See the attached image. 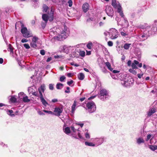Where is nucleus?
<instances>
[{"mask_svg": "<svg viewBox=\"0 0 157 157\" xmlns=\"http://www.w3.org/2000/svg\"><path fill=\"white\" fill-rule=\"evenodd\" d=\"M21 25L22 29L21 30V32L23 35V36L25 38H29L32 36L29 32L28 31L26 27H24V25L23 23L21 21L16 23L15 24V28L17 29V26Z\"/></svg>", "mask_w": 157, "mask_h": 157, "instance_id": "nucleus-1", "label": "nucleus"}, {"mask_svg": "<svg viewBox=\"0 0 157 157\" xmlns=\"http://www.w3.org/2000/svg\"><path fill=\"white\" fill-rule=\"evenodd\" d=\"M88 109H90V113L93 112L96 109V106L94 102L93 101L88 102L86 105Z\"/></svg>", "mask_w": 157, "mask_h": 157, "instance_id": "nucleus-2", "label": "nucleus"}, {"mask_svg": "<svg viewBox=\"0 0 157 157\" xmlns=\"http://www.w3.org/2000/svg\"><path fill=\"white\" fill-rule=\"evenodd\" d=\"M65 33H66L65 31H63V33H61V34H59L57 36L55 37V39L58 41H61L65 39L66 35H64Z\"/></svg>", "mask_w": 157, "mask_h": 157, "instance_id": "nucleus-3", "label": "nucleus"}, {"mask_svg": "<svg viewBox=\"0 0 157 157\" xmlns=\"http://www.w3.org/2000/svg\"><path fill=\"white\" fill-rule=\"evenodd\" d=\"M107 14L109 16L112 17L113 15V11L111 6H108L105 9Z\"/></svg>", "mask_w": 157, "mask_h": 157, "instance_id": "nucleus-4", "label": "nucleus"}, {"mask_svg": "<svg viewBox=\"0 0 157 157\" xmlns=\"http://www.w3.org/2000/svg\"><path fill=\"white\" fill-rule=\"evenodd\" d=\"M63 110L62 108L56 107L55 109L54 112L55 113V115L58 116H59L60 114L62 112Z\"/></svg>", "mask_w": 157, "mask_h": 157, "instance_id": "nucleus-5", "label": "nucleus"}, {"mask_svg": "<svg viewBox=\"0 0 157 157\" xmlns=\"http://www.w3.org/2000/svg\"><path fill=\"white\" fill-rule=\"evenodd\" d=\"M82 9L84 13H86L89 10V6L88 3L86 2L82 6Z\"/></svg>", "mask_w": 157, "mask_h": 157, "instance_id": "nucleus-6", "label": "nucleus"}, {"mask_svg": "<svg viewBox=\"0 0 157 157\" xmlns=\"http://www.w3.org/2000/svg\"><path fill=\"white\" fill-rule=\"evenodd\" d=\"M117 11L122 17H124V15L122 11V7L120 3L117 5Z\"/></svg>", "mask_w": 157, "mask_h": 157, "instance_id": "nucleus-7", "label": "nucleus"}, {"mask_svg": "<svg viewBox=\"0 0 157 157\" xmlns=\"http://www.w3.org/2000/svg\"><path fill=\"white\" fill-rule=\"evenodd\" d=\"M113 33H111L112 36H111V39H114L116 38L117 37V30L115 29H113Z\"/></svg>", "mask_w": 157, "mask_h": 157, "instance_id": "nucleus-8", "label": "nucleus"}, {"mask_svg": "<svg viewBox=\"0 0 157 157\" xmlns=\"http://www.w3.org/2000/svg\"><path fill=\"white\" fill-rule=\"evenodd\" d=\"M108 95V92L107 91L104 89L101 90L100 91L99 95L101 97H104L105 96H106Z\"/></svg>", "mask_w": 157, "mask_h": 157, "instance_id": "nucleus-9", "label": "nucleus"}, {"mask_svg": "<svg viewBox=\"0 0 157 157\" xmlns=\"http://www.w3.org/2000/svg\"><path fill=\"white\" fill-rule=\"evenodd\" d=\"M139 64V62L137 60H134L133 61V63H132V68L131 69H137L138 68L136 66V65H138Z\"/></svg>", "mask_w": 157, "mask_h": 157, "instance_id": "nucleus-10", "label": "nucleus"}, {"mask_svg": "<svg viewBox=\"0 0 157 157\" xmlns=\"http://www.w3.org/2000/svg\"><path fill=\"white\" fill-rule=\"evenodd\" d=\"M48 15L46 14H43L42 15V19L46 23H47L48 20Z\"/></svg>", "mask_w": 157, "mask_h": 157, "instance_id": "nucleus-11", "label": "nucleus"}, {"mask_svg": "<svg viewBox=\"0 0 157 157\" xmlns=\"http://www.w3.org/2000/svg\"><path fill=\"white\" fill-rule=\"evenodd\" d=\"M54 14L52 13H50L48 15V20L50 21L51 22L53 21L54 18Z\"/></svg>", "mask_w": 157, "mask_h": 157, "instance_id": "nucleus-12", "label": "nucleus"}, {"mask_svg": "<svg viewBox=\"0 0 157 157\" xmlns=\"http://www.w3.org/2000/svg\"><path fill=\"white\" fill-rule=\"evenodd\" d=\"M105 64L109 70L110 71H113V69L112 68L111 64L109 62H105Z\"/></svg>", "mask_w": 157, "mask_h": 157, "instance_id": "nucleus-13", "label": "nucleus"}, {"mask_svg": "<svg viewBox=\"0 0 157 157\" xmlns=\"http://www.w3.org/2000/svg\"><path fill=\"white\" fill-rule=\"evenodd\" d=\"M156 112V109L155 108H152L148 113L147 115L148 116H151L153 113Z\"/></svg>", "mask_w": 157, "mask_h": 157, "instance_id": "nucleus-14", "label": "nucleus"}, {"mask_svg": "<svg viewBox=\"0 0 157 157\" xmlns=\"http://www.w3.org/2000/svg\"><path fill=\"white\" fill-rule=\"evenodd\" d=\"M78 77L79 79L82 80L84 79L85 78V76L83 73H79L78 75Z\"/></svg>", "mask_w": 157, "mask_h": 157, "instance_id": "nucleus-15", "label": "nucleus"}, {"mask_svg": "<svg viewBox=\"0 0 157 157\" xmlns=\"http://www.w3.org/2000/svg\"><path fill=\"white\" fill-rule=\"evenodd\" d=\"M76 101H75L73 104L71 106V112L73 113H74L75 111V107L76 105Z\"/></svg>", "mask_w": 157, "mask_h": 157, "instance_id": "nucleus-16", "label": "nucleus"}, {"mask_svg": "<svg viewBox=\"0 0 157 157\" xmlns=\"http://www.w3.org/2000/svg\"><path fill=\"white\" fill-rule=\"evenodd\" d=\"M112 5L115 9H117V5L116 0H112Z\"/></svg>", "mask_w": 157, "mask_h": 157, "instance_id": "nucleus-17", "label": "nucleus"}, {"mask_svg": "<svg viewBox=\"0 0 157 157\" xmlns=\"http://www.w3.org/2000/svg\"><path fill=\"white\" fill-rule=\"evenodd\" d=\"M64 132L67 134L70 133H71L70 128L69 127L65 128L64 129Z\"/></svg>", "mask_w": 157, "mask_h": 157, "instance_id": "nucleus-18", "label": "nucleus"}, {"mask_svg": "<svg viewBox=\"0 0 157 157\" xmlns=\"http://www.w3.org/2000/svg\"><path fill=\"white\" fill-rule=\"evenodd\" d=\"M43 10L44 12H46L49 9L48 7L45 4H44L43 6Z\"/></svg>", "mask_w": 157, "mask_h": 157, "instance_id": "nucleus-19", "label": "nucleus"}, {"mask_svg": "<svg viewBox=\"0 0 157 157\" xmlns=\"http://www.w3.org/2000/svg\"><path fill=\"white\" fill-rule=\"evenodd\" d=\"M42 103V104L45 106H46L47 105H48V104L46 101L44 99L42 98L40 99Z\"/></svg>", "mask_w": 157, "mask_h": 157, "instance_id": "nucleus-20", "label": "nucleus"}, {"mask_svg": "<svg viewBox=\"0 0 157 157\" xmlns=\"http://www.w3.org/2000/svg\"><path fill=\"white\" fill-rule=\"evenodd\" d=\"M137 142L138 144H140L141 143H144V141L143 138H139L137 140Z\"/></svg>", "mask_w": 157, "mask_h": 157, "instance_id": "nucleus-21", "label": "nucleus"}, {"mask_svg": "<svg viewBox=\"0 0 157 157\" xmlns=\"http://www.w3.org/2000/svg\"><path fill=\"white\" fill-rule=\"evenodd\" d=\"M23 101L25 102H28L30 101V100L29 99L27 96L23 97Z\"/></svg>", "mask_w": 157, "mask_h": 157, "instance_id": "nucleus-22", "label": "nucleus"}, {"mask_svg": "<svg viewBox=\"0 0 157 157\" xmlns=\"http://www.w3.org/2000/svg\"><path fill=\"white\" fill-rule=\"evenodd\" d=\"M13 46L11 44H9V48L8 49V51H10L12 53H13Z\"/></svg>", "mask_w": 157, "mask_h": 157, "instance_id": "nucleus-23", "label": "nucleus"}, {"mask_svg": "<svg viewBox=\"0 0 157 157\" xmlns=\"http://www.w3.org/2000/svg\"><path fill=\"white\" fill-rule=\"evenodd\" d=\"M85 144L87 146H94L95 145L93 143L91 142H88L86 141L85 142Z\"/></svg>", "mask_w": 157, "mask_h": 157, "instance_id": "nucleus-24", "label": "nucleus"}, {"mask_svg": "<svg viewBox=\"0 0 157 157\" xmlns=\"http://www.w3.org/2000/svg\"><path fill=\"white\" fill-rule=\"evenodd\" d=\"M63 84L62 83H58L56 85V87L57 89H61V88L60 87V86H62V88L63 86Z\"/></svg>", "mask_w": 157, "mask_h": 157, "instance_id": "nucleus-25", "label": "nucleus"}, {"mask_svg": "<svg viewBox=\"0 0 157 157\" xmlns=\"http://www.w3.org/2000/svg\"><path fill=\"white\" fill-rule=\"evenodd\" d=\"M149 148L152 151H155L157 149V146L156 145H150Z\"/></svg>", "mask_w": 157, "mask_h": 157, "instance_id": "nucleus-26", "label": "nucleus"}, {"mask_svg": "<svg viewBox=\"0 0 157 157\" xmlns=\"http://www.w3.org/2000/svg\"><path fill=\"white\" fill-rule=\"evenodd\" d=\"M10 101L13 103H15L17 101V98L14 96H12L10 98Z\"/></svg>", "mask_w": 157, "mask_h": 157, "instance_id": "nucleus-27", "label": "nucleus"}, {"mask_svg": "<svg viewBox=\"0 0 157 157\" xmlns=\"http://www.w3.org/2000/svg\"><path fill=\"white\" fill-rule=\"evenodd\" d=\"M131 45V44L126 43L124 44V48L126 50L128 49H129L130 45Z\"/></svg>", "mask_w": 157, "mask_h": 157, "instance_id": "nucleus-28", "label": "nucleus"}, {"mask_svg": "<svg viewBox=\"0 0 157 157\" xmlns=\"http://www.w3.org/2000/svg\"><path fill=\"white\" fill-rule=\"evenodd\" d=\"M133 69H131L130 68L129 70V71L131 73H132V74L136 75L137 72H136Z\"/></svg>", "mask_w": 157, "mask_h": 157, "instance_id": "nucleus-29", "label": "nucleus"}, {"mask_svg": "<svg viewBox=\"0 0 157 157\" xmlns=\"http://www.w3.org/2000/svg\"><path fill=\"white\" fill-rule=\"evenodd\" d=\"M93 45L92 43L91 42H89L86 45L87 48L89 49H91V47Z\"/></svg>", "mask_w": 157, "mask_h": 157, "instance_id": "nucleus-30", "label": "nucleus"}, {"mask_svg": "<svg viewBox=\"0 0 157 157\" xmlns=\"http://www.w3.org/2000/svg\"><path fill=\"white\" fill-rule=\"evenodd\" d=\"M38 37H36V36H34L33 37L32 39V42L33 43H36V41L38 40Z\"/></svg>", "mask_w": 157, "mask_h": 157, "instance_id": "nucleus-31", "label": "nucleus"}, {"mask_svg": "<svg viewBox=\"0 0 157 157\" xmlns=\"http://www.w3.org/2000/svg\"><path fill=\"white\" fill-rule=\"evenodd\" d=\"M32 95L34 96L35 97H38L39 94L37 91H35L32 93Z\"/></svg>", "mask_w": 157, "mask_h": 157, "instance_id": "nucleus-32", "label": "nucleus"}, {"mask_svg": "<svg viewBox=\"0 0 157 157\" xmlns=\"http://www.w3.org/2000/svg\"><path fill=\"white\" fill-rule=\"evenodd\" d=\"M85 55V52L84 51H81L79 52V55L82 57H84Z\"/></svg>", "mask_w": 157, "mask_h": 157, "instance_id": "nucleus-33", "label": "nucleus"}, {"mask_svg": "<svg viewBox=\"0 0 157 157\" xmlns=\"http://www.w3.org/2000/svg\"><path fill=\"white\" fill-rule=\"evenodd\" d=\"M31 46L33 48H35L36 47L37 45L36 43H31Z\"/></svg>", "mask_w": 157, "mask_h": 157, "instance_id": "nucleus-34", "label": "nucleus"}, {"mask_svg": "<svg viewBox=\"0 0 157 157\" xmlns=\"http://www.w3.org/2000/svg\"><path fill=\"white\" fill-rule=\"evenodd\" d=\"M65 79H66V77L65 76L63 75V76H62L61 77H60V81L61 82H62Z\"/></svg>", "mask_w": 157, "mask_h": 157, "instance_id": "nucleus-35", "label": "nucleus"}, {"mask_svg": "<svg viewBox=\"0 0 157 157\" xmlns=\"http://www.w3.org/2000/svg\"><path fill=\"white\" fill-rule=\"evenodd\" d=\"M24 46L26 49H29L30 48L29 44H24Z\"/></svg>", "mask_w": 157, "mask_h": 157, "instance_id": "nucleus-36", "label": "nucleus"}, {"mask_svg": "<svg viewBox=\"0 0 157 157\" xmlns=\"http://www.w3.org/2000/svg\"><path fill=\"white\" fill-rule=\"evenodd\" d=\"M8 112L10 113V115L11 116H14L15 115L13 114H12V113H13V111L12 110H9Z\"/></svg>", "mask_w": 157, "mask_h": 157, "instance_id": "nucleus-37", "label": "nucleus"}, {"mask_svg": "<svg viewBox=\"0 0 157 157\" xmlns=\"http://www.w3.org/2000/svg\"><path fill=\"white\" fill-rule=\"evenodd\" d=\"M108 44L109 46L111 47L113 46V42L111 41H109L108 42Z\"/></svg>", "mask_w": 157, "mask_h": 157, "instance_id": "nucleus-38", "label": "nucleus"}, {"mask_svg": "<svg viewBox=\"0 0 157 157\" xmlns=\"http://www.w3.org/2000/svg\"><path fill=\"white\" fill-rule=\"evenodd\" d=\"M43 92H44L45 89V86L44 85H41L40 86V89Z\"/></svg>", "mask_w": 157, "mask_h": 157, "instance_id": "nucleus-39", "label": "nucleus"}, {"mask_svg": "<svg viewBox=\"0 0 157 157\" xmlns=\"http://www.w3.org/2000/svg\"><path fill=\"white\" fill-rule=\"evenodd\" d=\"M49 89L51 90H52L54 89L53 85L52 84H50L49 85Z\"/></svg>", "mask_w": 157, "mask_h": 157, "instance_id": "nucleus-40", "label": "nucleus"}, {"mask_svg": "<svg viewBox=\"0 0 157 157\" xmlns=\"http://www.w3.org/2000/svg\"><path fill=\"white\" fill-rule=\"evenodd\" d=\"M68 3L69 4V6L71 7L72 5V2L71 0H69L68 2Z\"/></svg>", "mask_w": 157, "mask_h": 157, "instance_id": "nucleus-41", "label": "nucleus"}, {"mask_svg": "<svg viewBox=\"0 0 157 157\" xmlns=\"http://www.w3.org/2000/svg\"><path fill=\"white\" fill-rule=\"evenodd\" d=\"M43 111L46 113H48L49 114H53V112L50 111H48L45 110H44Z\"/></svg>", "mask_w": 157, "mask_h": 157, "instance_id": "nucleus-42", "label": "nucleus"}, {"mask_svg": "<svg viewBox=\"0 0 157 157\" xmlns=\"http://www.w3.org/2000/svg\"><path fill=\"white\" fill-rule=\"evenodd\" d=\"M47 23H46L45 22V23H44V22H42L41 23V26L44 29Z\"/></svg>", "mask_w": 157, "mask_h": 157, "instance_id": "nucleus-43", "label": "nucleus"}, {"mask_svg": "<svg viewBox=\"0 0 157 157\" xmlns=\"http://www.w3.org/2000/svg\"><path fill=\"white\" fill-rule=\"evenodd\" d=\"M85 137L86 139H89L90 138V135L88 132H86L85 134Z\"/></svg>", "mask_w": 157, "mask_h": 157, "instance_id": "nucleus-44", "label": "nucleus"}, {"mask_svg": "<svg viewBox=\"0 0 157 157\" xmlns=\"http://www.w3.org/2000/svg\"><path fill=\"white\" fill-rule=\"evenodd\" d=\"M74 81L72 80H71L70 81H68L67 82V84L69 86H70L71 84Z\"/></svg>", "mask_w": 157, "mask_h": 157, "instance_id": "nucleus-45", "label": "nucleus"}, {"mask_svg": "<svg viewBox=\"0 0 157 157\" xmlns=\"http://www.w3.org/2000/svg\"><path fill=\"white\" fill-rule=\"evenodd\" d=\"M40 53L42 55H44L45 54V52L44 50H42L40 51Z\"/></svg>", "mask_w": 157, "mask_h": 157, "instance_id": "nucleus-46", "label": "nucleus"}, {"mask_svg": "<svg viewBox=\"0 0 157 157\" xmlns=\"http://www.w3.org/2000/svg\"><path fill=\"white\" fill-rule=\"evenodd\" d=\"M28 41V40L26 39H25V38H23L21 40V42L22 43H25V42H27Z\"/></svg>", "mask_w": 157, "mask_h": 157, "instance_id": "nucleus-47", "label": "nucleus"}, {"mask_svg": "<svg viewBox=\"0 0 157 157\" xmlns=\"http://www.w3.org/2000/svg\"><path fill=\"white\" fill-rule=\"evenodd\" d=\"M71 130H72L73 132H75L76 131V129L73 126H71Z\"/></svg>", "mask_w": 157, "mask_h": 157, "instance_id": "nucleus-48", "label": "nucleus"}, {"mask_svg": "<svg viewBox=\"0 0 157 157\" xmlns=\"http://www.w3.org/2000/svg\"><path fill=\"white\" fill-rule=\"evenodd\" d=\"M67 89L68 90L67 91V90H65V92L66 93H69L70 92V88L69 87H67Z\"/></svg>", "mask_w": 157, "mask_h": 157, "instance_id": "nucleus-49", "label": "nucleus"}, {"mask_svg": "<svg viewBox=\"0 0 157 157\" xmlns=\"http://www.w3.org/2000/svg\"><path fill=\"white\" fill-rule=\"evenodd\" d=\"M123 36H125L126 35H127V34H126L125 33H124V32H121L120 33Z\"/></svg>", "mask_w": 157, "mask_h": 157, "instance_id": "nucleus-50", "label": "nucleus"}, {"mask_svg": "<svg viewBox=\"0 0 157 157\" xmlns=\"http://www.w3.org/2000/svg\"><path fill=\"white\" fill-rule=\"evenodd\" d=\"M151 137V135L150 134H148L147 135V138L146 139V140L147 141L148 140H149Z\"/></svg>", "mask_w": 157, "mask_h": 157, "instance_id": "nucleus-51", "label": "nucleus"}, {"mask_svg": "<svg viewBox=\"0 0 157 157\" xmlns=\"http://www.w3.org/2000/svg\"><path fill=\"white\" fill-rule=\"evenodd\" d=\"M143 74H137V76H138V77L139 78H140L141 77L143 76Z\"/></svg>", "mask_w": 157, "mask_h": 157, "instance_id": "nucleus-52", "label": "nucleus"}, {"mask_svg": "<svg viewBox=\"0 0 157 157\" xmlns=\"http://www.w3.org/2000/svg\"><path fill=\"white\" fill-rule=\"evenodd\" d=\"M112 71L113 73H118L120 72V71H119L113 70Z\"/></svg>", "mask_w": 157, "mask_h": 157, "instance_id": "nucleus-53", "label": "nucleus"}, {"mask_svg": "<svg viewBox=\"0 0 157 157\" xmlns=\"http://www.w3.org/2000/svg\"><path fill=\"white\" fill-rule=\"evenodd\" d=\"M38 113L39 115H45V114L44 113H43L42 112L40 111H39L38 112Z\"/></svg>", "mask_w": 157, "mask_h": 157, "instance_id": "nucleus-54", "label": "nucleus"}, {"mask_svg": "<svg viewBox=\"0 0 157 157\" xmlns=\"http://www.w3.org/2000/svg\"><path fill=\"white\" fill-rule=\"evenodd\" d=\"M131 61L130 60L128 61L127 62V64L128 66H130L131 65Z\"/></svg>", "mask_w": 157, "mask_h": 157, "instance_id": "nucleus-55", "label": "nucleus"}, {"mask_svg": "<svg viewBox=\"0 0 157 157\" xmlns=\"http://www.w3.org/2000/svg\"><path fill=\"white\" fill-rule=\"evenodd\" d=\"M52 102L55 103L58 101V100L57 99H53L52 100Z\"/></svg>", "mask_w": 157, "mask_h": 157, "instance_id": "nucleus-56", "label": "nucleus"}, {"mask_svg": "<svg viewBox=\"0 0 157 157\" xmlns=\"http://www.w3.org/2000/svg\"><path fill=\"white\" fill-rule=\"evenodd\" d=\"M96 95L93 96H92L90 97V98H88V100H90V99H93L94 98H95L96 97Z\"/></svg>", "mask_w": 157, "mask_h": 157, "instance_id": "nucleus-57", "label": "nucleus"}, {"mask_svg": "<svg viewBox=\"0 0 157 157\" xmlns=\"http://www.w3.org/2000/svg\"><path fill=\"white\" fill-rule=\"evenodd\" d=\"M86 55H90L91 54V51H86Z\"/></svg>", "mask_w": 157, "mask_h": 157, "instance_id": "nucleus-58", "label": "nucleus"}, {"mask_svg": "<svg viewBox=\"0 0 157 157\" xmlns=\"http://www.w3.org/2000/svg\"><path fill=\"white\" fill-rule=\"evenodd\" d=\"M51 60H52V58L51 57H49L46 60V61H47V62H49Z\"/></svg>", "mask_w": 157, "mask_h": 157, "instance_id": "nucleus-59", "label": "nucleus"}, {"mask_svg": "<svg viewBox=\"0 0 157 157\" xmlns=\"http://www.w3.org/2000/svg\"><path fill=\"white\" fill-rule=\"evenodd\" d=\"M78 136L79 137L80 139H82V136H81V135H80V132H78Z\"/></svg>", "mask_w": 157, "mask_h": 157, "instance_id": "nucleus-60", "label": "nucleus"}, {"mask_svg": "<svg viewBox=\"0 0 157 157\" xmlns=\"http://www.w3.org/2000/svg\"><path fill=\"white\" fill-rule=\"evenodd\" d=\"M3 62V59L2 58H0V63L2 64Z\"/></svg>", "mask_w": 157, "mask_h": 157, "instance_id": "nucleus-61", "label": "nucleus"}, {"mask_svg": "<svg viewBox=\"0 0 157 157\" xmlns=\"http://www.w3.org/2000/svg\"><path fill=\"white\" fill-rule=\"evenodd\" d=\"M85 99V98L83 97V98H80L79 100L81 102H82Z\"/></svg>", "mask_w": 157, "mask_h": 157, "instance_id": "nucleus-62", "label": "nucleus"}, {"mask_svg": "<svg viewBox=\"0 0 157 157\" xmlns=\"http://www.w3.org/2000/svg\"><path fill=\"white\" fill-rule=\"evenodd\" d=\"M54 13V10L52 8L50 13Z\"/></svg>", "mask_w": 157, "mask_h": 157, "instance_id": "nucleus-63", "label": "nucleus"}, {"mask_svg": "<svg viewBox=\"0 0 157 157\" xmlns=\"http://www.w3.org/2000/svg\"><path fill=\"white\" fill-rule=\"evenodd\" d=\"M67 76L68 77H71L72 76V74L71 73H68L67 74Z\"/></svg>", "mask_w": 157, "mask_h": 157, "instance_id": "nucleus-64", "label": "nucleus"}]
</instances>
